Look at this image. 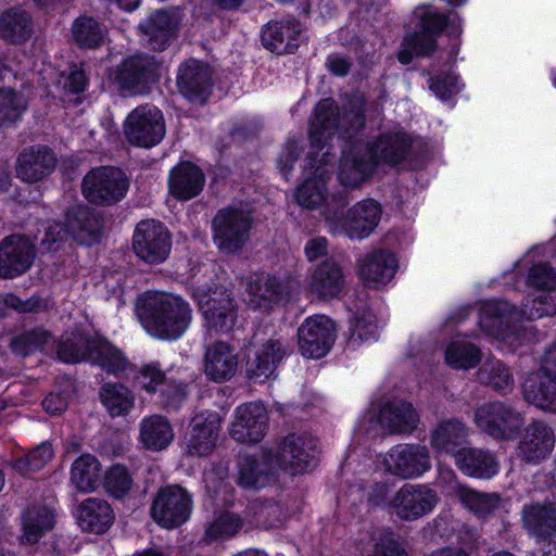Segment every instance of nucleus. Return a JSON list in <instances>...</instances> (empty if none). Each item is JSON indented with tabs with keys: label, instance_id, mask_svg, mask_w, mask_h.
Returning <instances> with one entry per match:
<instances>
[{
	"label": "nucleus",
	"instance_id": "nucleus-32",
	"mask_svg": "<svg viewBox=\"0 0 556 556\" xmlns=\"http://www.w3.org/2000/svg\"><path fill=\"white\" fill-rule=\"evenodd\" d=\"M78 523L84 531L101 534L113 525L114 511L111 505L102 498L90 497L78 507Z\"/></svg>",
	"mask_w": 556,
	"mask_h": 556
},
{
	"label": "nucleus",
	"instance_id": "nucleus-1",
	"mask_svg": "<svg viewBox=\"0 0 556 556\" xmlns=\"http://www.w3.org/2000/svg\"><path fill=\"white\" fill-rule=\"evenodd\" d=\"M413 140L402 130L387 131L371 143L357 142L344 151L338 179L341 185L356 188L371 176L378 164L397 165L408 155Z\"/></svg>",
	"mask_w": 556,
	"mask_h": 556
},
{
	"label": "nucleus",
	"instance_id": "nucleus-62",
	"mask_svg": "<svg viewBox=\"0 0 556 556\" xmlns=\"http://www.w3.org/2000/svg\"><path fill=\"white\" fill-rule=\"evenodd\" d=\"M374 556H407L397 540V536L388 530H383L375 544Z\"/></svg>",
	"mask_w": 556,
	"mask_h": 556
},
{
	"label": "nucleus",
	"instance_id": "nucleus-46",
	"mask_svg": "<svg viewBox=\"0 0 556 556\" xmlns=\"http://www.w3.org/2000/svg\"><path fill=\"white\" fill-rule=\"evenodd\" d=\"M328 179L329 176L325 170H320L317 176L306 179L299 186L295 191V200L299 205L314 210L325 203L328 195L326 187Z\"/></svg>",
	"mask_w": 556,
	"mask_h": 556
},
{
	"label": "nucleus",
	"instance_id": "nucleus-20",
	"mask_svg": "<svg viewBox=\"0 0 556 556\" xmlns=\"http://www.w3.org/2000/svg\"><path fill=\"white\" fill-rule=\"evenodd\" d=\"M157 63L153 56L135 54L125 59L116 71V80L123 89L142 93L155 79Z\"/></svg>",
	"mask_w": 556,
	"mask_h": 556
},
{
	"label": "nucleus",
	"instance_id": "nucleus-35",
	"mask_svg": "<svg viewBox=\"0 0 556 556\" xmlns=\"http://www.w3.org/2000/svg\"><path fill=\"white\" fill-rule=\"evenodd\" d=\"M300 25L295 21L270 23L262 31L263 45L278 54L293 53L299 47Z\"/></svg>",
	"mask_w": 556,
	"mask_h": 556
},
{
	"label": "nucleus",
	"instance_id": "nucleus-40",
	"mask_svg": "<svg viewBox=\"0 0 556 556\" xmlns=\"http://www.w3.org/2000/svg\"><path fill=\"white\" fill-rule=\"evenodd\" d=\"M525 528L538 538H549L556 533V504H531L522 510Z\"/></svg>",
	"mask_w": 556,
	"mask_h": 556
},
{
	"label": "nucleus",
	"instance_id": "nucleus-10",
	"mask_svg": "<svg viewBox=\"0 0 556 556\" xmlns=\"http://www.w3.org/2000/svg\"><path fill=\"white\" fill-rule=\"evenodd\" d=\"M124 134L131 144L150 148L157 144L165 135L162 112L153 105H140L132 110L124 125Z\"/></svg>",
	"mask_w": 556,
	"mask_h": 556
},
{
	"label": "nucleus",
	"instance_id": "nucleus-43",
	"mask_svg": "<svg viewBox=\"0 0 556 556\" xmlns=\"http://www.w3.org/2000/svg\"><path fill=\"white\" fill-rule=\"evenodd\" d=\"M30 16L22 10H9L0 15V37L12 43H22L31 35Z\"/></svg>",
	"mask_w": 556,
	"mask_h": 556
},
{
	"label": "nucleus",
	"instance_id": "nucleus-8",
	"mask_svg": "<svg viewBox=\"0 0 556 556\" xmlns=\"http://www.w3.org/2000/svg\"><path fill=\"white\" fill-rule=\"evenodd\" d=\"M475 424L482 432L496 440H509L521 430L525 417L511 405L495 401L477 407Z\"/></svg>",
	"mask_w": 556,
	"mask_h": 556
},
{
	"label": "nucleus",
	"instance_id": "nucleus-29",
	"mask_svg": "<svg viewBox=\"0 0 556 556\" xmlns=\"http://www.w3.org/2000/svg\"><path fill=\"white\" fill-rule=\"evenodd\" d=\"M68 231L81 244H92L101 236L102 220L99 214L87 206H77L66 215Z\"/></svg>",
	"mask_w": 556,
	"mask_h": 556
},
{
	"label": "nucleus",
	"instance_id": "nucleus-23",
	"mask_svg": "<svg viewBox=\"0 0 556 556\" xmlns=\"http://www.w3.org/2000/svg\"><path fill=\"white\" fill-rule=\"evenodd\" d=\"M56 159L47 146L37 144L24 149L17 157L16 175L27 184H34L49 176Z\"/></svg>",
	"mask_w": 556,
	"mask_h": 556
},
{
	"label": "nucleus",
	"instance_id": "nucleus-58",
	"mask_svg": "<svg viewBox=\"0 0 556 556\" xmlns=\"http://www.w3.org/2000/svg\"><path fill=\"white\" fill-rule=\"evenodd\" d=\"M527 285L541 291L556 289V269L547 263L533 265L529 270Z\"/></svg>",
	"mask_w": 556,
	"mask_h": 556
},
{
	"label": "nucleus",
	"instance_id": "nucleus-6",
	"mask_svg": "<svg viewBox=\"0 0 556 556\" xmlns=\"http://www.w3.org/2000/svg\"><path fill=\"white\" fill-rule=\"evenodd\" d=\"M252 215L242 206L231 205L217 211L212 219L213 242L224 254H237L250 239Z\"/></svg>",
	"mask_w": 556,
	"mask_h": 556
},
{
	"label": "nucleus",
	"instance_id": "nucleus-49",
	"mask_svg": "<svg viewBox=\"0 0 556 556\" xmlns=\"http://www.w3.org/2000/svg\"><path fill=\"white\" fill-rule=\"evenodd\" d=\"M482 384L495 391L507 393L513 390L514 378L510 370L500 361L489 359L478 371Z\"/></svg>",
	"mask_w": 556,
	"mask_h": 556
},
{
	"label": "nucleus",
	"instance_id": "nucleus-3",
	"mask_svg": "<svg viewBox=\"0 0 556 556\" xmlns=\"http://www.w3.org/2000/svg\"><path fill=\"white\" fill-rule=\"evenodd\" d=\"M365 97L361 92L353 93L342 108L332 99L319 101L311 121V143L320 148L334 135L345 138L356 134L365 125Z\"/></svg>",
	"mask_w": 556,
	"mask_h": 556
},
{
	"label": "nucleus",
	"instance_id": "nucleus-12",
	"mask_svg": "<svg viewBox=\"0 0 556 556\" xmlns=\"http://www.w3.org/2000/svg\"><path fill=\"white\" fill-rule=\"evenodd\" d=\"M317 441L309 435L291 433L283 438L273 455V464L292 475L305 471L315 460Z\"/></svg>",
	"mask_w": 556,
	"mask_h": 556
},
{
	"label": "nucleus",
	"instance_id": "nucleus-18",
	"mask_svg": "<svg viewBox=\"0 0 556 556\" xmlns=\"http://www.w3.org/2000/svg\"><path fill=\"white\" fill-rule=\"evenodd\" d=\"M36 256L34 243L24 236L12 235L0 242V277L11 279L26 273Z\"/></svg>",
	"mask_w": 556,
	"mask_h": 556
},
{
	"label": "nucleus",
	"instance_id": "nucleus-56",
	"mask_svg": "<svg viewBox=\"0 0 556 556\" xmlns=\"http://www.w3.org/2000/svg\"><path fill=\"white\" fill-rule=\"evenodd\" d=\"M50 334L48 331L36 328L25 331L16 337L12 343V350L15 354L26 356L37 350H41L48 342Z\"/></svg>",
	"mask_w": 556,
	"mask_h": 556
},
{
	"label": "nucleus",
	"instance_id": "nucleus-37",
	"mask_svg": "<svg viewBox=\"0 0 556 556\" xmlns=\"http://www.w3.org/2000/svg\"><path fill=\"white\" fill-rule=\"evenodd\" d=\"M468 430L458 419L440 421L430 433L431 446L438 453L452 454L462 451L460 446L466 442Z\"/></svg>",
	"mask_w": 556,
	"mask_h": 556
},
{
	"label": "nucleus",
	"instance_id": "nucleus-51",
	"mask_svg": "<svg viewBox=\"0 0 556 556\" xmlns=\"http://www.w3.org/2000/svg\"><path fill=\"white\" fill-rule=\"evenodd\" d=\"M73 39L80 48L93 49L104 39L103 27L90 16H79L72 26Z\"/></svg>",
	"mask_w": 556,
	"mask_h": 556
},
{
	"label": "nucleus",
	"instance_id": "nucleus-38",
	"mask_svg": "<svg viewBox=\"0 0 556 556\" xmlns=\"http://www.w3.org/2000/svg\"><path fill=\"white\" fill-rule=\"evenodd\" d=\"M286 351L279 340L268 339L255 352V357L249 363L248 371L252 378L264 381L274 375Z\"/></svg>",
	"mask_w": 556,
	"mask_h": 556
},
{
	"label": "nucleus",
	"instance_id": "nucleus-9",
	"mask_svg": "<svg viewBox=\"0 0 556 556\" xmlns=\"http://www.w3.org/2000/svg\"><path fill=\"white\" fill-rule=\"evenodd\" d=\"M192 509L190 493L178 484L161 488L151 506V516L156 523L173 529L185 523Z\"/></svg>",
	"mask_w": 556,
	"mask_h": 556
},
{
	"label": "nucleus",
	"instance_id": "nucleus-31",
	"mask_svg": "<svg viewBox=\"0 0 556 556\" xmlns=\"http://www.w3.org/2000/svg\"><path fill=\"white\" fill-rule=\"evenodd\" d=\"M345 286L341 266L334 261H325L313 273L309 289L319 299L331 300L339 296Z\"/></svg>",
	"mask_w": 556,
	"mask_h": 556
},
{
	"label": "nucleus",
	"instance_id": "nucleus-57",
	"mask_svg": "<svg viewBox=\"0 0 556 556\" xmlns=\"http://www.w3.org/2000/svg\"><path fill=\"white\" fill-rule=\"evenodd\" d=\"M240 519L230 513L222 514L216 518L205 532L207 541L232 536L241 527Z\"/></svg>",
	"mask_w": 556,
	"mask_h": 556
},
{
	"label": "nucleus",
	"instance_id": "nucleus-33",
	"mask_svg": "<svg viewBox=\"0 0 556 556\" xmlns=\"http://www.w3.org/2000/svg\"><path fill=\"white\" fill-rule=\"evenodd\" d=\"M447 494L480 518L493 514L501 505V496L497 493L479 492L459 482L451 485Z\"/></svg>",
	"mask_w": 556,
	"mask_h": 556
},
{
	"label": "nucleus",
	"instance_id": "nucleus-45",
	"mask_svg": "<svg viewBox=\"0 0 556 556\" xmlns=\"http://www.w3.org/2000/svg\"><path fill=\"white\" fill-rule=\"evenodd\" d=\"M101 401L112 417L128 414L135 404V396L121 383H106L100 392Z\"/></svg>",
	"mask_w": 556,
	"mask_h": 556
},
{
	"label": "nucleus",
	"instance_id": "nucleus-11",
	"mask_svg": "<svg viewBox=\"0 0 556 556\" xmlns=\"http://www.w3.org/2000/svg\"><path fill=\"white\" fill-rule=\"evenodd\" d=\"M439 502L435 491L426 484H404L389 502V510L401 520L414 521L433 510Z\"/></svg>",
	"mask_w": 556,
	"mask_h": 556
},
{
	"label": "nucleus",
	"instance_id": "nucleus-50",
	"mask_svg": "<svg viewBox=\"0 0 556 556\" xmlns=\"http://www.w3.org/2000/svg\"><path fill=\"white\" fill-rule=\"evenodd\" d=\"M93 339L85 337L81 332H72L63 337L58 345V357L64 363H78L89 359Z\"/></svg>",
	"mask_w": 556,
	"mask_h": 556
},
{
	"label": "nucleus",
	"instance_id": "nucleus-27",
	"mask_svg": "<svg viewBox=\"0 0 556 556\" xmlns=\"http://www.w3.org/2000/svg\"><path fill=\"white\" fill-rule=\"evenodd\" d=\"M523 400L548 413H556V379L538 370L527 375L522 384Z\"/></svg>",
	"mask_w": 556,
	"mask_h": 556
},
{
	"label": "nucleus",
	"instance_id": "nucleus-14",
	"mask_svg": "<svg viewBox=\"0 0 556 556\" xmlns=\"http://www.w3.org/2000/svg\"><path fill=\"white\" fill-rule=\"evenodd\" d=\"M199 305L205 326L216 333L229 332L237 320V308L230 292L224 287H216L201 295Z\"/></svg>",
	"mask_w": 556,
	"mask_h": 556
},
{
	"label": "nucleus",
	"instance_id": "nucleus-53",
	"mask_svg": "<svg viewBox=\"0 0 556 556\" xmlns=\"http://www.w3.org/2000/svg\"><path fill=\"white\" fill-rule=\"evenodd\" d=\"M134 479L129 470L123 465L110 467L103 478L105 492L117 500L124 498L132 489Z\"/></svg>",
	"mask_w": 556,
	"mask_h": 556
},
{
	"label": "nucleus",
	"instance_id": "nucleus-42",
	"mask_svg": "<svg viewBox=\"0 0 556 556\" xmlns=\"http://www.w3.org/2000/svg\"><path fill=\"white\" fill-rule=\"evenodd\" d=\"M89 361L113 375L124 374L130 368V363L123 352L103 339H93L91 342Z\"/></svg>",
	"mask_w": 556,
	"mask_h": 556
},
{
	"label": "nucleus",
	"instance_id": "nucleus-17",
	"mask_svg": "<svg viewBox=\"0 0 556 556\" xmlns=\"http://www.w3.org/2000/svg\"><path fill=\"white\" fill-rule=\"evenodd\" d=\"M268 419L267 409L262 403L242 404L236 408L229 434L239 443H257L266 434Z\"/></svg>",
	"mask_w": 556,
	"mask_h": 556
},
{
	"label": "nucleus",
	"instance_id": "nucleus-7",
	"mask_svg": "<svg viewBox=\"0 0 556 556\" xmlns=\"http://www.w3.org/2000/svg\"><path fill=\"white\" fill-rule=\"evenodd\" d=\"M129 189L126 174L113 166H100L88 172L81 184L84 197L96 205H113L125 198Z\"/></svg>",
	"mask_w": 556,
	"mask_h": 556
},
{
	"label": "nucleus",
	"instance_id": "nucleus-15",
	"mask_svg": "<svg viewBox=\"0 0 556 556\" xmlns=\"http://www.w3.org/2000/svg\"><path fill=\"white\" fill-rule=\"evenodd\" d=\"M299 346L305 357L320 358L336 340L334 323L325 315L307 317L298 329Z\"/></svg>",
	"mask_w": 556,
	"mask_h": 556
},
{
	"label": "nucleus",
	"instance_id": "nucleus-26",
	"mask_svg": "<svg viewBox=\"0 0 556 556\" xmlns=\"http://www.w3.org/2000/svg\"><path fill=\"white\" fill-rule=\"evenodd\" d=\"M238 366L235 350L226 342L216 341L208 344L204 354V374L215 382L230 379Z\"/></svg>",
	"mask_w": 556,
	"mask_h": 556
},
{
	"label": "nucleus",
	"instance_id": "nucleus-47",
	"mask_svg": "<svg viewBox=\"0 0 556 556\" xmlns=\"http://www.w3.org/2000/svg\"><path fill=\"white\" fill-rule=\"evenodd\" d=\"M437 49V38L429 33L420 29L406 36L402 42V48L397 53V60L406 65L414 56L424 58L430 55Z\"/></svg>",
	"mask_w": 556,
	"mask_h": 556
},
{
	"label": "nucleus",
	"instance_id": "nucleus-59",
	"mask_svg": "<svg viewBox=\"0 0 556 556\" xmlns=\"http://www.w3.org/2000/svg\"><path fill=\"white\" fill-rule=\"evenodd\" d=\"M376 316L370 312L363 313L355 319V325L349 340V345L355 348L357 344L377 337Z\"/></svg>",
	"mask_w": 556,
	"mask_h": 556
},
{
	"label": "nucleus",
	"instance_id": "nucleus-36",
	"mask_svg": "<svg viewBox=\"0 0 556 556\" xmlns=\"http://www.w3.org/2000/svg\"><path fill=\"white\" fill-rule=\"evenodd\" d=\"M247 292L254 308L270 309L283 299L285 287L278 278L261 275L248 283Z\"/></svg>",
	"mask_w": 556,
	"mask_h": 556
},
{
	"label": "nucleus",
	"instance_id": "nucleus-24",
	"mask_svg": "<svg viewBox=\"0 0 556 556\" xmlns=\"http://www.w3.org/2000/svg\"><path fill=\"white\" fill-rule=\"evenodd\" d=\"M555 441L553 429L544 421L535 420L526 428L517 455L526 463H538L552 453Z\"/></svg>",
	"mask_w": 556,
	"mask_h": 556
},
{
	"label": "nucleus",
	"instance_id": "nucleus-25",
	"mask_svg": "<svg viewBox=\"0 0 556 556\" xmlns=\"http://www.w3.org/2000/svg\"><path fill=\"white\" fill-rule=\"evenodd\" d=\"M378 422L391 434L410 433L419 424V415L412 403L395 400L381 406Z\"/></svg>",
	"mask_w": 556,
	"mask_h": 556
},
{
	"label": "nucleus",
	"instance_id": "nucleus-5",
	"mask_svg": "<svg viewBox=\"0 0 556 556\" xmlns=\"http://www.w3.org/2000/svg\"><path fill=\"white\" fill-rule=\"evenodd\" d=\"M332 205L328 204L323 215L333 233H344L350 239L367 238L378 226L381 208L374 200H364L353 205L344 215L343 208L348 202L332 199Z\"/></svg>",
	"mask_w": 556,
	"mask_h": 556
},
{
	"label": "nucleus",
	"instance_id": "nucleus-61",
	"mask_svg": "<svg viewBox=\"0 0 556 556\" xmlns=\"http://www.w3.org/2000/svg\"><path fill=\"white\" fill-rule=\"evenodd\" d=\"M161 402L166 408H178L188 395L187 384L181 381L167 379L162 389Z\"/></svg>",
	"mask_w": 556,
	"mask_h": 556
},
{
	"label": "nucleus",
	"instance_id": "nucleus-41",
	"mask_svg": "<svg viewBox=\"0 0 556 556\" xmlns=\"http://www.w3.org/2000/svg\"><path fill=\"white\" fill-rule=\"evenodd\" d=\"M148 39V45L155 51L165 50L175 38L176 22L167 12L154 13L149 21L141 26Z\"/></svg>",
	"mask_w": 556,
	"mask_h": 556
},
{
	"label": "nucleus",
	"instance_id": "nucleus-44",
	"mask_svg": "<svg viewBox=\"0 0 556 556\" xmlns=\"http://www.w3.org/2000/svg\"><path fill=\"white\" fill-rule=\"evenodd\" d=\"M100 476V463L92 455H81L72 465L71 480L81 492L94 491L99 485Z\"/></svg>",
	"mask_w": 556,
	"mask_h": 556
},
{
	"label": "nucleus",
	"instance_id": "nucleus-63",
	"mask_svg": "<svg viewBox=\"0 0 556 556\" xmlns=\"http://www.w3.org/2000/svg\"><path fill=\"white\" fill-rule=\"evenodd\" d=\"M70 233L67 224L65 226L55 222L48 224L45 227V236L40 241V247L47 252L55 251Z\"/></svg>",
	"mask_w": 556,
	"mask_h": 556
},
{
	"label": "nucleus",
	"instance_id": "nucleus-64",
	"mask_svg": "<svg viewBox=\"0 0 556 556\" xmlns=\"http://www.w3.org/2000/svg\"><path fill=\"white\" fill-rule=\"evenodd\" d=\"M448 17L437 11H427L420 17V29L438 38L444 30Z\"/></svg>",
	"mask_w": 556,
	"mask_h": 556
},
{
	"label": "nucleus",
	"instance_id": "nucleus-13",
	"mask_svg": "<svg viewBox=\"0 0 556 556\" xmlns=\"http://www.w3.org/2000/svg\"><path fill=\"white\" fill-rule=\"evenodd\" d=\"M386 470L402 479H414L431 468L430 453L420 444H399L383 458Z\"/></svg>",
	"mask_w": 556,
	"mask_h": 556
},
{
	"label": "nucleus",
	"instance_id": "nucleus-60",
	"mask_svg": "<svg viewBox=\"0 0 556 556\" xmlns=\"http://www.w3.org/2000/svg\"><path fill=\"white\" fill-rule=\"evenodd\" d=\"M166 380V375L159 363L142 365L136 376L137 383L148 393H155Z\"/></svg>",
	"mask_w": 556,
	"mask_h": 556
},
{
	"label": "nucleus",
	"instance_id": "nucleus-22",
	"mask_svg": "<svg viewBox=\"0 0 556 556\" xmlns=\"http://www.w3.org/2000/svg\"><path fill=\"white\" fill-rule=\"evenodd\" d=\"M397 269L394 254L386 250H375L358 261V275L365 286L377 289L389 283Z\"/></svg>",
	"mask_w": 556,
	"mask_h": 556
},
{
	"label": "nucleus",
	"instance_id": "nucleus-55",
	"mask_svg": "<svg viewBox=\"0 0 556 556\" xmlns=\"http://www.w3.org/2000/svg\"><path fill=\"white\" fill-rule=\"evenodd\" d=\"M52 456L53 450L51 444L42 443L33 448L26 456L16 459L13 463V467L20 473L25 475L41 469L52 459Z\"/></svg>",
	"mask_w": 556,
	"mask_h": 556
},
{
	"label": "nucleus",
	"instance_id": "nucleus-54",
	"mask_svg": "<svg viewBox=\"0 0 556 556\" xmlns=\"http://www.w3.org/2000/svg\"><path fill=\"white\" fill-rule=\"evenodd\" d=\"M27 108L23 94L12 88L0 90V127L11 125L17 121Z\"/></svg>",
	"mask_w": 556,
	"mask_h": 556
},
{
	"label": "nucleus",
	"instance_id": "nucleus-28",
	"mask_svg": "<svg viewBox=\"0 0 556 556\" xmlns=\"http://www.w3.org/2000/svg\"><path fill=\"white\" fill-rule=\"evenodd\" d=\"M55 523L54 510L47 505H31L22 515L21 543L34 545L51 531Z\"/></svg>",
	"mask_w": 556,
	"mask_h": 556
},
{
	"label": "nucleus",
	"instance_id": "nucleus-2",
	"mask_svg": "<svg viewBox=\"0 0 556 556\" xmlns=\"http://www.w3.org/2000/svg\"><path fill=\"white\" fill-rule=\"evenodd\" d=\"M137 315L144 329L153 337L176 340L191 321V308L181 298L148 291L136 302Z\"/></svg>",
	"mask_w": 556,
	"mask_h": 556
},
{
	"label": "nucleus",
	"instance_id": "nucleus-4",
	"mask_svg": "<svg viewBox=\"0 0 556 556\" xmlns=\"http://www.w3.org/2000/svg\"><path fill=\"white\" fill-rule=\"evenodd\" d=\"M521 314L528 319L556 315V289L542 291L523 305L521 313L506 301L488 302L480 311L479 325L489 336L506 337L514 331L513 324Z\"/></svg>",
	"mask_w": 556,
	"mask_h": 556
},
{
	"label": "nucleus",
	"instance_id": "nucleus-34",
	"mask_svg": "<svg viewBox=\"0 0 556 556\" xmlns=\"http://www.w3.org/2000/svg\"><path fill=\"white\" fill-rule=\"evenodd\" d=\"M456 464L467 476L490 479L498 472L500 464L489 451L463 448L456 453Z\"/></svg>",
	"mask_w": 556,
	"mask_h": 556
},
{
	"label": "nucleus",
	"instance_id": "nucleus-52",
	"mask_svg": "<svg viewBox=\"0 0 556 556\" xmlns=\"http://www.w3.org/2000/svg\"><path fill=\"white\" fill-rule=\"evenodd\" d=\"M481 351L467 341H454L445 351V361L454 369H469L481 361Z\"/></svg>",
	"mask_w": 556,
	"mask_h": 556
},
{
	"label": "nucleus",
	"instance_id": "nucleus-39",
	"mask_svg": "<svg viewBox=\"0 0 556 556\" xmlns=\"http://www.w3.org/2000/svg\"><path fill=\"white\" fill-rule=\"evenodd\" d=\"M139 439L146 448L162 451L173 441L174 430L167 418L151 415L140 422Z\"/></svg>",
	"mask_w": 556,
	"mask_h": 556
},
{
	"label": "nucleus",
	"instance_id": "nucleus-19",
	"mask_svg": "<svg viewBox=\"0 0 556 556\" xmlns=\"http://www.w3.org/2000/svg\"><path fill=\"white\" fill-rule=\"evenodd\" d=\"M222 418L218 413H200L189 426L187 453L191 456L210 455L216 447Z\"/></svg>",
	"mask_w": 556,
	"mask_h": 556
},
{
	"label": "nucleus",
	"instance_id": "nucleus-48",
	"mask_svg": "<svg viewBox=\"0 0 556 556\" xmlns=\"http://www.w3.org/2000/svg\"><path fill=\"white\" fill-rule=\"evenodd\" d=\"M268 463L260 462L252 456H242L239 460L238 483L243 488H260L264 485L266 476L271 468L273 455L268 456Z\"/></svg>",
	"mask_w": 556,
	"mask_h": 556
},
{
	"label": "nucleus",
	"instance_id": "nucleus-30",
	"mask_svg": "<svg viewBox=\"0 0 556 556\" xmlns=\"http://www.w3.org/2000/svg\"><path fill=\"white\" fill-rule=\"evenodd\" d=\"M204 181V175L198 166L190 162H181L172 169L168 186L175 198L186 201L201 192Z\"/></svg>",
	"mask_w": 556,
	"mask_h": 556
},
{
	"label": "nucleus",
	"instance_id": "nucleus-21",
	"mask_svg": "<svg viewBox=\"0 0 556 556\" xmlns=\"http://www.w3.org/2000/svg\"><path fill=\"white\" fill-rule=\"evenodd\" d=\"M212 86L211 68L198 61L188 60L180 64L177 73L179 92L189 101L204 103Z\"/></svg>",
	"mask_w": 556,
	"mask_h": 556
},
{
	"label": "nucleus",
	"instance_id": "nucleus-16",
	"mask_svg": "<svg viewBox=\"0 0 556 556\" xmlns=\"http://www.w3.org/2000/svg\"><path fill=\"white\" fill-rule=\"evenodd\" d=\"M132 248L137 256L146 263L159 264L169 254L170 237L160 223L143 220L137 225Z\"/></svg>",
	"mask_w": 556,
	"mask_h": 556
}]
</instances>
